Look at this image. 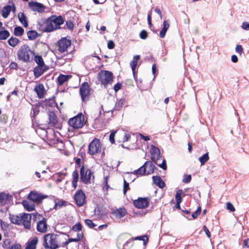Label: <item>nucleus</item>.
Returning <instances> with one entry per match:
<instances>
[{
    "mask_svg": "<svg viewBox=\"0 0 249 249\" xmlns=\"http://www.w3.org/2000/svg\"><path fill=\"white\" fill-rule=\"evenodd\" d=\"M18 57L20 60L26 62H32L33 60L35 62H44L42 56L35 54L27 45H23L20 47L18 52Z\"/></svg>",
    "mask_w": 249,
    "mask_h": 249,
    "instance_id": "nucleus-1",
    "label": "nucleus"
},
{
    "mask_svg": "<svg viewBox=\"0 0 249 249\" xmlns=\"http://www.w3.org/2000/svg\"><path fill=\"white\" fill-rule=\"evenodd\" d=\"M64 22V19L62 16L52 15L47 18L42 25L44 32L49 33L60 29V25Z\"/></svg>",
    "mask_w": 249,
    "mask_h": 249,
    "instance_id": "nucleus-2",
    "label": "nucleus"
},
{
    "mask_svg": "<svg viewBox=\"0 0 249 249\" xmlns=\"http://www.w3.org/2000/svg\"><path fill=\"white\" fill-rule=\"evenodd\" d=\"M9 218L11 223L13 224L18 225L22 224L25 229H31V214L21 213L19 215L10 214Z\"/></svg>",
    "mask_w": 249,
    "mask_h": 249,
    "instance_id": "nucleus-3",
    "label": "nucleus"
},
{
    "mask_svg": "<svg viewBox=\"0 0 249 249\" xmlns=\"http://www.w3.org/2000/svg\"><path fill=\"white\" fill-rule=\"evenodd\" d=\"M151 160L156 164L158 166L165 170L167 169L166 162L165 159H163L161 163H158V160L161 158L160 152L159 148L152 145L150 149Z\"/></svg>",
    "mask_w": 249,
    "mask_h": 249,
    "instance_id": "nucleus-4",
    "label": "nucleus"
},
{
    "mask_svg": "<svg viewBox=\"0 0 249 249\" xmlns=\"http://www.w3.org/2000/svg\"><path fill=\"white\" fill-rule=\"evenodd\" d=\"M57 235L48 233L44 236L43 246L46 249H56L59 247L57 241Z\"/></svg>",
    "mask_w": 249,
    "mask_h": 249,
    "instance_id": "nucleus-5",
    "label": "nucleus"
},
{
    "mask_svg": "<svg viewBox=\"0 0 249 249\" xmlns=\"http://www.w3.org/2000/svg\"><path fill=\"white\" fill-rule=\"evenodd\" d=\"M98 79L102 85L107 87L108 84H111L113 81V76L111 72L104 71L98 73Z\"/></svg>",
    "mask_w": 249,
    "mask_h": 249,
    "instance_id": "nucleus-6",
    "label": "nucleus"
},
{
    "mask_svg": "<svg viewBox=\"0 0 249 249\" xmlns=\"http://www.w3.org/2000/svg\"><path fill=\"white\" fill-rule=\"evenodd\" d=\"M84 115L82 113H79L69 120V124L74 129L82 128L84 124Z\"/></svg>",
    "mask_w": 249,
    "mask_h": 249,
    "instance_id": "nucleus-7",
    "label": "nucleus"
},
{
    "mask_svg": "<svg viewBox=\"0 0 249 249\" xmlns=\"http://www.w3.org/2000/svg\"><path fill=\"white\" fill-rule=\"evenodd\" d=\"M101 147L100 141L95 138L89 145L88 153L94 155L101 151Z\"/></svg>",
    "mask_w": 249,
    "mask_h": 249,
    "instance_id": "nucleus-8",
    "label": "nucleus"
},
{
    "mask_svg": "<svg viewBox=\"0 0 249 249\" xmlns=\"http://www.w3.org/2000/svg\"><path fill=\"white\" fill-rule=\"evenodd\" d=\"M71 40L63 37L57 41L56 46L60 52L64 53L67 51L68 47L71 46Z\"/></svg>",
    "mask_w": 249,
    "mask_h": 249,
    "instance_id": "nucleus-9",
    "label": "nucleus"
},
{
    "mask_svg": "<svg viewBox=\"0 0 249 249\" xmlns=\"http://www.w3.org/2000/svg\"><path fill=\"white\" fill-rule=\"evenodd\" d=\"M80 179L81 181L84 184H87L90 183L91 175L92 173L91 171L88 169L86 171L84 168V166H82L80 169Z\"/></svg>",
    "mask_w": 249,
    "mask_h": 249,
    "instance_id": "nucleus-10",
    "label": "nucleus"
},
{
    "mask_svg": "<svg viewBox=\"0 0 249 249\" xmlns=\"http://www.w3.org/2000/svg\"><path fill=\"white\" fill-rule=\"evenodd\" d=\"M79 91L83 102L88 100L89 93V86L88 82H85L81 84Z\"/></svg>",
    "mask_w": 249,
    "mask_h": 249,
    "instance_id": "nucleus-11",
    "label": "nucleus"
},
{
    "mask_svg": "<svg viewBox=\"0 0 249 249\" xmlns=\"http://www.w3.org/2000/svg\"><path fill=\"white\" fill-rule=\"evenodd\" d=\"M74 200L78 207L82 206L85 203L86 196L82 190L79 189L76 191L74 195Z\"/></svg>",
    "mask_w": 249,
    "mask_h": 249,
    "instance_id": "nucleus-12",
    "label": "nucleus"
},
{
    "mask_svg": "<svg viewBox=\"0 0 249 249\" xmlns=\"http://www.w3.org/2000/svg\"><path fill=\"white\" fill-rule=\"evenodd\" d=\"M29 6L32 11L39 13L44 12L46 8L45 6L43 4L36 1L29 2Z\"/></svg>",
    "mask_w": 249,
    "mask_h": 249,
    "instance_id": "nucleus-13",
    "label": "nucleus"
},
{
    "mask_svg": "<svg viewBox=\"0 0 249 249\" xmlns=\"http://www.w3.org/2000/svg\"><path fill=\"white\" fill-rule=\"evenodd\" d=\"M38 65L33 70L34 74L36 78L42 75L43 73L49 69V67L45 63H37Z\"/></svg>",
    "mask_w": 249,
    "mask_h": 249,
    "instance_id": "nucleus-14",
    "label": "nucleus"
},
{
    "mask_svg": "<svg viewBox=\"0 0 249 249\" xmlns=\"http://www.w3.org/2000/svg\"><path fill=\"white\" fill-rule=\"evenodd\" d=\"M94 211L95 215L98 219L104 218L108 213V210L101 205H97Z\"/></svg>",
    "mask_w": 249,
    "mask_h": 249,
    "instance_id": "nucleus-15",
    "label": "nucleus"
},
{
    "mask_svg": "<svg viewBox=\"0 0 249 249\" xmlns=\"http://www.w3.org/2000/svg\"><path fill=\"white\" fill-rule=\"evenodd\" d=\"M149 199L147 197H139L133 202L134 206L138 209L146 208L149 205Z\"/></svg>",
    "mask_w": 249,
    "mask_h": 249,
    "instance_id": "nucleus-16",
    "label": "nucleus"
},
{
    "mask_svg": "<svg viewBox=\"0 0 249 249\" xmlns=\"http://www.w3.org/2000/svg\"><path fill=\"white\" fill-rule=\"evenodd\" d=\"M47 197V196L42 195L40 194L31 191L28 195V199L37 203L41 202L42 200Z\"/></svg>",
    "mask_w": 249,
    "mask_h": 249,
    "instance_id": "nucleus-17",
    "label": "nucleus"
},
{
    "mask_svg": "<svg viewBox=\"0 0 249 249\" xmlns=\"http://www.w3.org/2000/svg\"><path fill=\"white\" fill-rule=\"evenodd\" d=\"M39 104L43 108L47 107H54L57 106V103L54 100V97L39 102Z\"/></svg>",
    "mask_w": 249,
    "mask_h": 249,
    "instance_id": "nucleus-18",
    "label": "nucleus"
},
{
    "mask_svg": "<svg viewBox=\"0 0 249 249\" xmlns=\"http://www.w3.org/2000/svg\"><path fill=\"white\" fill-rule=\"evenodd\" d=\"M47 220L43 218L41 220L38 221L37 223V231L41 233H45L47 231Z\"/></svg>",
    "mask_w": 249,
    "mask_h": 249,
    "instance_id": "nucleus-19",
    "label": "nucleus"
},
{
    "mask_svg": "<svg viewBox=\"0 0 249 249\" xmlns=\"http://www.w3.org/2000/svg\"><path fill=\"white\" fill-rule=\"evenodd\" d=\"M48 115L49 120V124L50 126L57 127L58 120L55 113L53 111H50L48 112Z\"/></svg>",
    "mask_w": 249,
    "mask_h": 249,
    "instance_id": "nucleus-20",
    "label": "nucleus"
},
{
    "mask_svg": "<svg viewBox=\"0 0 249 249\" xmlns=\"http://www.w3.org/2000/svg\"><path fill=\"white\" fill-rule=\"evenodd\" d=\"M126 210L124 207L116 209L112 211L111 213L116 218H121L124 216L126 214Z\"/></svg>",
    "mask_w": 249,
    "mask_h": 249,
    "instance_id": "nucleus-21",
    "label": "nucleus"
},
{
    "mask_svg": "<svg viewBox=\"0 0 249 249\" xmlns=\"http://www.w3.org/2000/svg\"><path fill=\"white\" fill-rule=\"evenodd\" d=\"M34 90L36 93L38 97L41 99L44 97L45 93V89L44 85L41 83L36 85Z\"/></svg>",
    "mask_w": 249,
    "mask_h": 249,
    "instance_id": "nucleus-22",
    "label": "nucleus"
},
{
    "mask_svg": "<svg viewBox=\"0 0 249 249\" xmlns=\"http://www.w3.org/2000/svg\"><path fill=\"white\" fill-rule=\"evenodd\" d=\"M12 196L5 193H0V206H2L10 203Z\"/></svg>",
    "mask_w": 249,
    "mask_h": 249,
    "instance_id": "nucleus-23",
    "label": "nucleus"
},
{
    "mask_svg": "<svg viewBox=\"0 0 249 249\" xmlns=\"http://www.w3.org/2000/svg\"><path fill=\"white\" fill-rule=\"evenodd\" d=\"M143 165L146 170V175L152 174L156 170H158V168L155 166L151 161H146L143 164Z\"/></svg>",
    "mask_w": 249,
    "mask_h": 249,
    "instance_id": "nucleus-24",
    "label": "nucleus"
},
{
    "mask_svg": "<svg viewBox=\"0 0 249 249\" xmlns=\"http://www.w3.org/2000/svg\"><path fill=\"white\" fill-rule=\"evenodd\" d=\"M134 240H142L143 241V245H146L148 241V238L147 235H142V236H139L136 237L134 239H130L128 241H127L124 245V247L125 248L127 246L129 243H130Z\"/></svg>",
    "mask_w": 249,
    "mask_h": 249,
    "instance_id": "nucleus-25",
    "label": "nucleus"
},
{
    "mask_svg": "<svg viewBox=\"0 0 249 249\" xmlns=\"http://www.w3.org/2000/svg\"><path fill=\"white\" fill-rule=\"evenodd\" d=\"M152 179L153 183L156 184L159 188L163 189L165 186V183L160 176H153Z\"/></svg>",
    "mask_w": 249,
    "mask_h": 249,
    "instance_id": "nucleus-26",
    "label": "nucleus"
},
{
    "mask_svg": "<svg viewBox=\"0 0 249 249\" xmlns=\"http://www.w3.org/2000/svg\"><path fill=\"white\" fill-rule=\"evenodd\" d=\"M38 239L37 237H35L32 240H29L26 243L25 249H36V245L38 243Z\"/></svg>",
    "mask_w": 249,
    "mask_h": 249,
    "instance_id": "nucleus-27",
    "label": "nucleus"
},
{
    "mask_svg": "<svg viewBox=\"0 0 249 249\" xmlns=\"http://www.w3.org/2000/svg\"><path fill=\"white\" fill-rule=\"evenodd\" d=\"M21 203L24 208L29 212H31L35 210V205L32 202L26 200H23Z\"/></svg>",
    "mask_w": 249,
    "mask_h": 249,
    "instance_id": "nucleus-28",
    "label": "nucleus"
},
{
    "mask_svg": "<svg viewBox=\"0 0 249 249\" xmlns=\"http://www.w3.org/2000/svg\"><path fill=\"white\" fill-rule=\"evenodd\" d=\"M71 77L69 75H64L61 74L57 78V85L59 86L62 85L65 82H67Z\"/></svg>",
    "mask_w": 249,
    "mask_h": 249,
    "instance_id": "nucleus-29",
    "label": "nucleus"
},
{
    "mask_svg": "<svg viewBox=\"0 0 249 249\" xmlns=\"http://www.w3.org/2000/svg\"><path fill=\"white\" fill-rule=\"evenodd\" d=\"M146 172V170L145 169V168H144V165H142L141 167H140L139 169L134 170L133 172H127V174H133L134 175H136L137 176H143L145 174Z\"/></svg>",
    "mask_w": 249,
    "mask_h": 249,
    "instance_id": "nucleus-30",
    "label": "nucleus"
},
{
    "mask_svg": "<svg viewBox=\"0 0 249 249\" xmlns=\"http://www.w3.org/2000/svg\"><path fill=\"white\" fill-rule=\"evenodd\" d=\"M10 34L9 32L5 29V27L0 30V40H6L9 37Z\"/></svg>",
    "mask_w": 249,
    "mask_h": 249,
    "instance_id": "nucleus-31",
    "label": "nucleus"
},
{
    "mask_svg": "<svg viewBox=\"0 0 249 249\" xmlns=\"http://www.w3.org/2000/svg\"><path fill=\"white\" fill-rule=\"evenodd\" d=\"M18 18L20 22L25 27L28 26L27 17L23 13L20 12L18 14Z\"/></svg>",
    "mask_w": 249,
    "mask_h": 249,
    "instance_id": "nucleus-32",
    "label": "nucleus"
},
{
    "mask_svg": "<svg viewBox=\"0 0 249 249\" xmlns=\"http://www.w3.org/2000/svg\"><path fill=\"white\" fill-rule=\"evenodd\" d=\"M79 178V174L77 170L75 169L72 173V186L74 188H76L77 186V181Z\"/></svg>",
    "mask_w": 249,
    "mask_h": 249,
    "instance_id": "nucleus-33",
    "label": "nucleus"
},
{
    "mask_svg": "<svg viewBox=\"0 0 249 249\" xmlns=\"http://www.w3.org/2000/svg\"><path fill=\"white\" fill-rule=\"evenodd\" d=\"M11 11V9L10 8V5H7L3 7L2 11H1V15L4 18H8L10 12Z\"/></svg>",
    "mask_w": 249,
    "mask_h": 249,
    "instance_id": "nucleus-34",
    "label": "nucleus"
},
{
    "mask_svg": "<svg viewBox=\"0 0 249 249\" xmlns=\"http://www.w3.org/2000/svg\"><path fill=\"white\" fill-rule=\"evenodd\" d=\"M24 30L21 26H16L14 29V34L17 36H21L24 34Z\"/></svg>",
    "mask_w": 249,
    "mask_h": 249,
    "instance_id": "nucleus-35",
    "label": "nucleus"
},
{
    "mask_svg": "<svg viewBox=\"0 0 249 249\" xmlns=\"http://www.w3.org/2000/svg\"><path fill=\"white\" fill-rule=\"evenodd\" d=\"M125 102V99L124 98L120 99L116 103L115 107L113 110H120L122 107L123 106Z\"/></svg>",
    "mask_w": 249,
    "mask_h": 249,
    "instance_id": "nucleus-36",
    "label": "nucleus"
},
{
    "mask_svg": "<svg viewBox=\"0 0 249 249\" xmlns=\"http://www.w3.org/2000/svg\"><path fill=\"white\" fill-rule=\"evenodd\" d=\"M54 206L53 207L54 209L57 210L60 209L63 206H66L67 205V202L65 200H60L58 202L54 200Z\"/></svg>",
    "mask_w": 249,
    "mask_h": 249,
    "instance_id": "nucleus-37",
    "label": "nucleus"
},
{
    "mask_svg": "<svg viewBox=\"0 0 249 249\" xmlns=\"http://www.w3.org/2000/svg\"><path fill=\"white\" fill-rule=\"evenodd\" d=\"M41 107L39 104V103L35 105V107L32 108V110L33 111V115L32 117V120L33 122L34 120H35L36 115L39 112V107Z\"/></svg>",
    "mask_w": 249,
    "mask_h": 249,
    "instance_id": "nucleus-38",
    "label": "nucleus"
},
{
    "mask_svg": "<svg viewBox=\"0 0 249 249\" xmlns=\"http://www.w3.org/2000/svg\"><path fill=\"white\" fill-rule=\"evenodd\" d=\"M27 36L29 39L34 40L37 37V33L34 30H31L27 32Z\"/></svg>",
    "mask_w": 249,
    "mask_h": 249,
    "instance_id": "nucleus-39",
    "label": "nucleus"
},
{
    "mask_svg": "<svg viewBox=\"0 0 249 249\" xmlns=\"http://www.w3.org/2000/svg\"><path fill=\"white\" fill-rule=\"evenodd\" d=\"M19 42V39L16 37H11L8 40V44L12 46H16Z\"/></svg>",
    "mask_w": 249,
    "mask_h": 249,
    "instance_id": "nucleus-40",
    "label": "nucleus"
},
{
    "mask_svg": "<svg viewBox=\"0 0 249 249\" xmlns=\"http://www.w3.org/2000/svg\"><path fill=\"white\" fill-rule=\"evenodd\" d=\"M209 153H206L204 155H203L201 157L199 158V160L201 163V164L204 165L205 163L209 160Z\"/></svg>",
    "mask_w": 249,
    "mask_h": 249,
    "instance_id": "nucleus-41",
    "label": "nucleus"
},
{
    "mask_svg": "<svg viewBox=\"0 0 249 249\" xmlns=\"http://www.w3.org/2000/svg\"><path fill=\"white\" fill-rule=\"evenodd\" d=\"M71 230L73 231H81L82 230V226L80 222H78L72 226Z\"/></svg>",
    "mask_w": 249,
    "mask_h": 249,
    "instance_id": "nucleus-42",
    "label": "nucleus"
},
{
    "mask_svg": "<svg viewBox=\"0 0 249 249\" xmlns=\"http://www.w3.org/2000/svg\"><path fill=\"white\" fill-rule=\"evenodd\" d=\"M182 193V190H181V189H179L177 191L176 194L175 196V197H176L177 202H181L182 200V198L181 196Z\"/></svg>",
    "mask_w": 249,
    "mask_h": 249,
    "instance_id": "nucleus-43",
    "label": "nucleus"
},
{
    "mask_svg": "<svg viewBox=\"0 0 249 249\" xmlns=\"http://www.w3.org/2000/svg\"><path fill=\"white\" fill-rule=\"evenodd\" d=\"M84 222L86 225L89 228H93L94 227L96 226V225L94 224L90 219H85Z\"/></svg>",
    "mask_w": 249,
    "mask_h": 249,
    "instance_id": "nucleus-44",
    "label": "nucleus"
},
{
    "mask_svg": "<svg viewBox=\"0 0 249 249\" xmlns=\"http://www.w3.org/2000/svg\"><path fill=\"white\" fill-rule=\"evenodd\" d=\"M138 63H131V67L133 72L134 78L136 80L137 71H136V68L137 67Z\"/></svg>",
    "mask_w": 249,
    "mask_h": 249,
    "instance_id": "nucleus-45",
    "label": "nucleus"
},
{
    "mask_svg": "<svg viewBox=\"0 0 249 249\" xmlns=\"http://www.w3.org/2000/svg\"><path fill=\"white\" fill-rule=\"evenodd\" d=\"M130 190L129 184L125 179H124L123 193L125 195L127 191Z\"/></svg>",
    "mask_w": 249,
    "mask_h": 249,
    "instance_id": "nucleus-46",
    "label": "nucleus"
},
{
    "mask_svg": "<svg viewBox=\"0 0 249 249\" xmlns=\"http://www.w3.org/2000/svg\"><path fill=\"white\" fill-rule=\"evenodd\" d=\"M201 212V208L200 206L198 207L196 210L192 213V217L194 219H196L198 217V215L200 214Z\"/></svg>",
    "mask_w": 249,
    "mask_h": 249,
    "instance_id": "nucleus-47",
    "label": "nucleus"
},
{
    "mask_svg": "<svg viewBox=\"0 0 249 249\" xmlns=\"http://www.w3.org/2000/svg\"><path fill=\"white\" fill-rule=\"evenodd\" d=\"M65 26L66 28L70 30H72L74 28V24L73 22L70 20L66 22Z\"/></svg>",
    "mask_w": 249,
    "mask_h": 249,
    "instance_id": "nucleus-48",
    "label": "nucleus"
},
{
    "mask_svg": "<svg viewBox=\"0 0 249 249\" xmlns=\"http://www.w3.org/2000/svg\"><path fill=\"white\" fill-rule=\"evenodd\" d=\"M140 37L142 39H145L148 37V33L145 30H142L140 33Z\"/></svg>",
    "mask_w": 249,
    "mask_h": 249,
    "instance_id": "nucleus-49",
    "label": "nucleus"
},
{
    "mask_svg": "<svg viewBox=\"0 0 249 249\" xmlns=\"http://www.w3.org/2000/svg\"><path fill=\"white\" fill-rule=\"evenodd\" d=\"M10 240L9 239H6L3 242V244L2 245V247L4 249H8L9 248L10 245Z\"/></svg>",
    "mask_w": 249,
    "mask_h": 249,
    "instance_id": "nucleus-50",
    "label": "nucleus"
},
{
    "mask_svg": "<svg viewBox=\"0 0 249 249\" xmlns=\"http://www.w3.org/2000/svg\"><path fill=\"white\" fill-rule=\"evenodd\" d=\"M227 209L229 210L230 212H233L235 211V208L232 204L230 202H228L226 203Z\"/></svg>",
    "mask_w": 249,
    "mask_h": 249,
    "instance_id": "nucleus-51",
    "label": "nucleus"
},
{
    "mask_svg": "<svg viewBox=\"0 0 249 249\" xmlns=\"http://www.w3.org/2000/svg\"><path fill=\"white\" fill-rule=\"evenodd\" d=\"M117 131H113L111 132L109 135V141L111 143H114L115 142V135Z\"/></svg>",
    "mask_w": 249,
    "mask_h": 249,
    "instance_id": "nucleus-52",
    "label": "nucleus"
},
{
    "mask_svg": "<svg viewBox=\"0 0 249 249\" xmlns=\"http://www.w3.org/2000/svg\"><path fill=\"white\" fill-rule=\"evenodd\" d=\"M192 179L191 175H186L185 176L183 179V182L185 183H189Z\"/></svg>",
    "mask_w": 249,
    "mask_h": 249,
    "instance_id": "nucleus-53",
    "label": "nucleus"
},
{
    "mask_svg": "<svg viewBox=\"0 0 249 249\" xmlns=\"http://www.w3.org/2000/svg\"><path fill=\"white\" fill-rule=\"evenodd\" d=\"M122 86V83L118 82L114 85L113 89L115 92H117L121 89Z\"/></svg>",
    "mask_w": 249,
    "mask_h": 249,
    "instance_id": "nucleus-54",
    "label": "nucleus"
},
{
    "mask_svg": "<svg viewBox=\"0 0 249 249\" xmlns=\"http://www.w3.org/2000/svg\"><path fill=\"white\" fill-rule=\"evenodd\" d=\"M170 27V24L168 20H164L163 22V29L167 30L169 29Z\"/></svg>",
    "mask_w": 249,
    "mask_h": 249,
    "instance_id": "nucleus-55",
    "label": "nucleus"
},
{
    "mask_svg": "<svg viewBox=\"0 0 249 249\" xmlns=\"http://www.w3.org/2000/svg\"><path fill=\"white\" fill-rule=\"evenodd\" d=\"M203 230L205 231V233L206 234L208 237L210 238L211 237V232L209 231V229L207 228L206 226L204 225L203 227Z\"/></svg>",
    "mask_w": 249,
    "mask_h": 249,
    "instance_id": "nucleus-56",
    "label": "nucleus"
},
{
    "mask_svg": "<svg viewBox=\"0 0 249 249\" xmlns=\"http://www.w3.org/2000/svg\"><path fill=\"white\" fill-rule=\"evenodd\" d=\"M107 47L109 49H113L115 47V44L112 40H109L107 42Z\"/></svg>",
    "mask_w": 249,
    "mask_h": 249,
    "instance_id": "nucleus-57",
    "label": "nucleus"
},
{
    "mask_svg": "<svg viewBox=\"0 0 249 249\" xmlns=\"http://www.w3.org/2000/svg\"><path fill=\"white\" fill-rule=\"evenodd\" d=\"M242 28L245 30H249V23L248 22H243L242 25Z\"/></svg>",
    "mask_w": 249,
    "mask_h": 249,
    "instance_id": "nucleus-58",
    "label": "nucleus"
},
{
    "mask_svg": "<svg viewBox=\"0 0 249 249\" xmlns=\"http://www.w3.org/2000/svg\"><path fill=\"white\" fill-rule=\"evenodd\" d=\"M84 237V234L83 232H78L77 233V237L75 238L77 240V242L80 241Z\"/></svg>",
    "mask_w": 249,
    "mask_h": 249,
    "instance_id": "nucleus-59",
    "label": "nucleus"
},
{
    "mask_svg": "<svg viewBox=\"0 0 249 249\" xmlns=\"http://www.w3.org/2000/svg\"><path fill=\"white\" fill-rule=\"evenodd\" d=\"M9 249H21V247L19 244H13Z\"/></svg>",
    "mask_w": 249,
    "mask_h": 249,
    "instance_id": "nucleus-60",
    "label": "nucleus"
},
{
    "mask_svg": "<svg viewBox=\"0 0 249 249\" xmlns=\"http://www.w3.org/2000/svg\"><path fill=\"white\" fill-rule=\"evenodd\" d=\"M235 49H236V52H237L240 54L242 53L243 48H242V47L241 45H237L236 46Z\"/></svg>",
    "mask_w": 249,
    "mask_h": 249,
    "instance_id": "nucleus-61",
    "label": "nucleus"
},
{
    "mask_svg": "<svg viewBox=\"0 0 249 249\" xmlns=\"http://www.w3.org/2000/svg\"><path fill=\"white\" fill-rule=\"evenodd\" d=\"M167 31L166 30L162 29L160 33V38H164L165 36Z\"/></svg>",
    "mask_w": 249,
    "mask_h": 249,
    "instance_id": "nucleus-62",
    "label": "nucleus"
},
{
    "mask_svg": "<svg viewBox=\"0 0 249 249\" xmlns=\"http://www.w3.org/2000/svg\"><path fill=\"white\" fill-rule=\"evenodd\" d=\"M130 139V135L129 134H125L123 138V142H126Z\"/></svg>",
    "mask_w": 249,
    "mask_h": 249,
    "instance_id": "nucleus-63",
    "label": "nucleus"
},
{
    "mask_svg": "<svg viewBox=\"0 0 249 249\" xmlns=\"http://www.w3.org/2000/svg\"><path fill=\"white\" fill-rule=\"evenodd\" d=\"M249 238L245 239L244 240L243 247H247V248H249Z\"/></svg>",
    "mask_w": 249,
    "mask_h": 249,
    "instance_id": "nucleus-64",
    "label": "nucleus"
}]
</instances>
